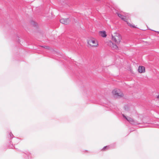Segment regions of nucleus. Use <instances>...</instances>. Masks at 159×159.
<instances>
[{
	"mask_svg": "<svg viewBox=\"0 0 159 159\" xmlns=\"http://www.w3.org/2000/svg\"><path fill=\"white\" fill-rule=\"evenodd\" d=\"M138 71L139 73H143L145 72V67L143 66H139L138 67Z\"/></svg>",
	"mask_w": 159,
	"mask_h": 159,
	"instance_id": "5",
	"label": "nucleus"
},
{
	"mask_svg": "<svg viewBox=\"0 0 159 159\" xmlns=\"http://www.w3.org/2000/svg\"><path fill=\"white\" fill-rule=\"evenodd\" d=\"M87 42L88 46L90 47L97 48L99 46V43L95 38L91 37L87 39Z\"/></svg>",
	"mask_w": 159,
	"mask_h": 159,
	"instance_id": "2",
	"label": "nucleus"
},
{
	"mask_svg": "<svg viewBox=\"0 0 159 159\" xmlns=\"http://www.w3.org/2000/svg\"><path fill=\"white\" fill-rule=\"evenodd\" d=\"M99 34L100 36L105 38L107 37L106 32L105 31H100L99 32Z\"/></svg>",
	"mask_w": 159,
	"mask_h": 159,
	"instance_id": "7",
	"label": "nucleus"
},
{
	"mask_svg": "<svg viewBox=\"0 0 159 159\" xmlns=\"http://www.w3.org/2000/svg\"><path fill=\"white\" fill-rule=\"evenodd\" d=\"M33 23H34V24L35 25L36 24L34 22H32L31 24H32Z\"/></svg>",
	"mask_w": 159,
	"mask_h": 159,
	"instance_id": "11",
	"label": "nucleus"
},
{
	"mask_svg": "<svg viewBox=\"0 0 159 159\" xmlns=\"http://www.w3.org/2000/svg\"><path fill=\"white\" fill-rule=\"evenodd\" d=\"M112 95L116 97H122L124 94L121 90L118 89H114L112 91Z\"/></svg>",
	"mask_w": 159,
	"mask_h": 159,
	"instance_id": "4",
	"label": "nucleus"
},
{
	"mask_svg": "<svg viewBox=\"0 0 159 159\" xmlns=\"http://www.w3.org/2000/svg\"><path fill=\"white\" fill-rule=\"evenodd\" d=\"M70 22V20L68 18H62L60 20V22L64 24L67 25Z\"/></svg>",
	"mask_w": 159,
	"mask_h": 159,
	"instance_id": "6",
	"label": "nucleus"
},
{
	"mask_svg": "<svg viewBox=\"0 0 159 159\" xmlns=\"http://www.w3.org/2000/svg\"><path fill=\"white\" fill-rule=\"evenodd\" d=\"M157 98L159 99V95L157 96Z\"/></svg>",
	"mask_w": 159,
	"mask_h": 159,
	"instance_id": "10",
	"label": "nucleus"
},
{
	"mask_svg": "<svg viewBox=\"0 0 159 159\" xmlns=\"http://www.w3.org/2000/svg\"><path fill=\"white\" fill-rule=\"evenodd\" d=\"M118 16L121 19L125 22L127 25L131 28H137V25H135L130 20H128L127 17L122 15L121 14L117 13Z\"/></svg>",
	"mask_w": 159,
	"mask_h": 159,
	"instance_id": "3",
	"label": "nucleus"
},
{
	"mask_svg": "<svg viewBox=\"0 0 159 159\" xmlns=\"http://www.w3.org/2000/svg\"><path fill=\"white\" fill-rule=\"evenodd\" d=\"M107 146L105 147H104V148L102 149H103V150L104 149H105V148H107Z\"/></svg>",
	"mask_w": 159,
	"mask_h": 159,
	"instance_id": "9",
	"label": "nucleus"
},
{
	"mask_svg": "<svg viewBox=\"0 0 159 159\" xmlns=\"http://www.w3.org/2000/svg\"><path fill=\"white\" fill-rule=\"evenodd\" d=\"M111 40L108 43V45L113 50H118L119 48L117 45L122 42V36L119 32H115L111 34Z\"/></svg>",
	"mask_w": 159,
	"mask_h": 159,
	"instance_id": "1",
	"label": "nucleus"
},
{
	"mask_svg": "<svg viewBox=\"0 0 159 159\" xmlns=\"http://www.w3.org/2000/svg\"><path fill=\"white\" fill-rule=\"evenodd\" d=\"M123 117H124L130 123H133L134 122V120L131 117H127L126 116H125L124 115H123Z\"/></svg>",
	"mask_w": 159,
	"mask_h": 159,
	"instance_id": "8",
	"label": "nucleus"
}]
</instances>
